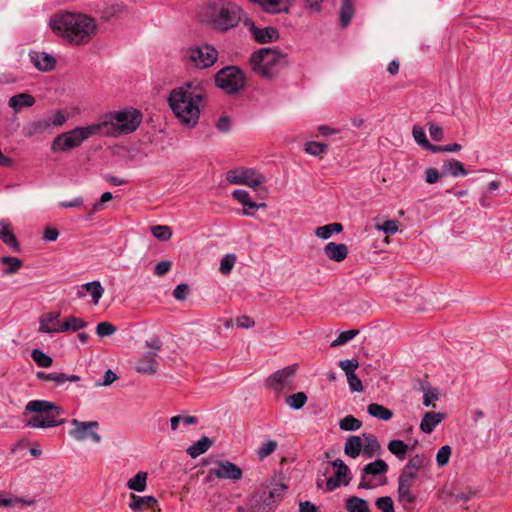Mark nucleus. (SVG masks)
<instances>
[{
    "label": "nucleus",
    "mask_w": 512,
    "mask_h": 512,
    "mask_svg": "<svg viewBox=\"0 0 512 512\" xmlns=\"http://www.w3.org/2000/svg\"><path fill=\"white\" fill-rule=\"evenodd\" d=\"M207 82L193 79L171 90L168 104L179 122L186 127H194L204 106Z\"/></svg>",
    "instance_id": "f257e3e1"
},
{
    "label": "nucleus",
    "mask_w": 512,
    "mask_h": 512,
    "mask_svg": "<svg viewBox=\"0 0 512 512\" xmlns=\"http://www.w3.org/2000/svg\"><path fill=\"white\" fill-rule=\"evenodd\" d=\"M52 30L76 45L87 43L96 34V24L91 17L76 13H62L50 20Z\"/></svg>",
    "instance_id": "f03ea898"
},
{
    "label": "nucleus",
    "mask_w": 512,
    "mask_h": 512,
    "mask_svg": "<svg viewBox=\"0 0 512 512\" xmlns=\"http://www.w3.org/2000/svg\"><path fill=\"white\" fill-rule=\"evenodd\" d=\"M142 122V113L132 107L110 111L95 122L98 136L117 138L137 130Z\"/></svg>",
    "instance_id": "7ed1b4c3"
},
{
    "label": "nucleus",
    "mask_w": 512,
    "mask_h": 512,
    "mask_svg": "<svg viewBox=\"0 0 512 512\" xmlns=\"http://www.w3.org/2000/svg\"><path fill=\"white\" fill-rule=\"evenodd\" d=\"M241 7L232 0H208L205 17L213 29L221 32L235 28L243 20Z\"/></svg>",
    "instance_id": "20e7f679"
},
{
    "label": "nucleus",
    "mask_w": 512,
    "mask_h": 512,
    "mask_svg": "<svg viewBox=\"0 0 512 512\" xmlns=\"http://www.w3.org/2000/svg\"><path fill=\"white\" fill-rule=\"evenodd\" d=\"M25 412L35 413L27 421V426L33 428H52L65 423L59 416L64 413L62 407L47 400H31L26 404Z\"/></svg>",
    "instance_id": "39448f33"
},
{
    "label": "nucleus",
    "mask_w": 512,
    "mask_h": 512,
    "mask_svg": "<svg viewBox=\"0 0 512 512\" xmlns=\"http://www.w3.org/2000/svg\"><path fill=\"white\" fill-rule=\"evenodd\" d=\"M286 64V55L277 47L261 48L250 57L251 69L265 78H272Z\"/></svg>",
    "instance_id": "423d86ee"
},
{
    "label": "nucleus",
    "mask_w": 512,
    "mask_h": 512,
    "mask_svg": "<svg viewBox=\"0 0 512 512\" xmlns=\"http://www.w3.org/2000/svg\"><path fill=\"white\" fill-rule=\"evenodd\" d=\"M98 136L95 124L76 127L70 131L59 134L51 144L53 152H64L79 147L85 140L92 136Z\"/></svg>",
    "instance_id": "0eeeda50"
},
{
    "label": "nucleus",
    "mask_w": 512,
    "mask_h": 512,
    "mask_svg": "<svg viewBox=\"0 0 512 512\" xmlns=\"http://www.w3.org/2000/svg\"><path fill=\"white\" fill-rule=\"evenodd\" d=\"M217 59V50L212 45L206 43L190 46L183 52L184 62L188 66L198 69L211 67Z\"/></svg>",
    "instance_id": "6e6552de"
},
{
    "label": "nucleus",
    "mask_w": 512,
    "mask_h": 512,
    "mask_svg": "<svg viewBox=\"0 0 512 512\" xmlns=\"http://www.w3.org/2000/svg\"><path fill=\"white\" fill-rule=\"evenodd\" d=\"M245 75L236 66H226L215 74L217 87L228 94H236L245 86Z\"/></svg>",
    "instance_id": "1a4fd4ad"
},
{
    "label": "nucleus",
    "mask_w": 512,
    "mask_h": 512,
    "mask_svg": "<svg viewBox=\"0 0 512 512\" xmlns=\"http://www.w3.org/2000/svg\"><path fill=\"white\" fill-rule=\"evenodd\" d=\"M226 179L231 184L247 185L253 189H256L266 181L265 177L257 173L253 168L229 170L226 174Z\"/></svg>",
    "instance_id": "9d476101"
},
{
    "label": "nucleus",
    "mask_w": 512,
    "mask_h": 512,
    "mask_svg": "<svg viewBox=\"0 0 512 512\" xmlns=\"http://www.w3.org/2000/svg\"><path fill=\"white\" fill-rule=\"evenodd\" d=\"M297 369L298 364H292L277 370L265 380V386L277 394H280L285 388L291 389Z\"/></svg>",
    "instance_id": "9b49d317"
},
{
    "label": "nucleus",
    "mask_w": 512,
    "mask_h": 512,
    "mask_svg": "<svg viewBox=\"0 0 512 512\" xmlns=\"http://www.w3.org/2000/svg\"><path fill=\"white\" fill-rule=\"evenodd\" d=\"M73 429L69 431V435L77 441H83L90 438L94 443H100L102 437L95 430L99 428L97 421H80L72 419Z\"/></svg>",
    "instance_id": "f8f14e48"
},
{
    "label": "nucleus",
    "mask_w": 512,
    "mask_h": 512,
    "mask_svg": "<svg viewBox=\"0 0 512 512\" xmlns=\"http://www.w3.org/2000/svg\"><path fill=\"white\" fill-rule=\"evenodd\" d=\"M217 467L214 469H211L208 472V475L206 477L207 481H212L214 478L218 479H225V480H232V481H238L242 479L243 472L241 468L228 461V460H218L216 461Z\"/></svg>",
    "instance_id": "ddd939ff"
},
{
    "label": "nucleus",
    "mask_w": 512,
    "mask_h": 512,
    "mask_svg": "<svg viewBox=\"0 0 512 512\" xmlns=\"http://www.w3.org/2000/svg\"><path fill=\"white\" fill-rule=\"evenodd\" d=\"M244 25L249 29L253 38L258 43H269L276 41L279 37L278 31L274 27L259 28L255 25L252 19L244 18Z\"/></svg>",
    "instance_id": "4468645a"
},
{
    "label": "nucleus",
    "mask_w": 512,
    "mask_h": 512,
    "mask_svg": "<svg viewBox=\"0 0 512 512\" xmlns=\"http://www.w3.org/2000/svg\"><path fill=\"white\" fill-rule=\"evenodd\" d=\"M333 468L335 471V477H330L326 480V491L331 492L334 491L341 485H348L349 480L346 479L348 474L350 473V469L341 459H336L332 462Z\"/></svg>",
    "instance_id": "2eb2a0df"
},
{
    "label": "nucleus",
    "mask_w": 512,
    "mask_h": 512,
    "mask_svg": "<svg viewBox=\"0 0 512 512\" xmlns=\"http://www.w3.org/2000/svg\"><path fill=\"white\" fill-rule=\"evenodd\" d=\"M87 322H40L39 331L42 333L54 334L65 331H79L86 326Z\"/></svg>",
    "instance_id": "dca6fc26"
},
{
    "label": "nucleus",
    "mask_w": 512,
    "mask_h": 512,
    "mask_svg": "<svg viewBox=\"0 0 512 512\" xmlns=\"http://www.w3.org/2000/svg\"><path fill=\"white\" fill-rule=\"evenodd\" d=\"M270 14L288 13L293 0H248Z\"/></svg>",
    "instance_id": "f3484780"
},
{
    "label": "nucleus",
    "mask_w": 512,
    "mask_h": 512,
    "mask_svg": "<svg viewBox=\"0 0 512 512\" xmlns=\"http://www.w3.org/2000/svg\"><path fill=\"white\" fill-rule=\"evenodd\" d=\"M251 512H272L273 501L266 496V491L252 495L247 503Z\"/></svg>",
    "instance_id": "a211bd4d"
},
{
    "label": "nucleus",
    "mask_w": 512,
    "mask_h": 512,
    "mask_svg": "<svg viewBox=\"0 0 512 512\" xmlns=\"http://www.w3.org/2000/svg\"><path fill=\"white\" fill-rule=\"evenodd\" d=\"M155 352H147L141 356L135 366V370L141 374H155L158 368Z\"/></svg>",
    "instance_id": "6ab92c4d"
},
{
    "label": "nucleus",
    "mask_w": 512,
    "mask_h": 512,
    "mask_svg": "<svg viewBox=\"0 0 512 512\" xmlns=\"http://www.w3.org/2000/svg\"><path fill=\"white\" fill-rule=\"evenodd\" d=\"M232 195L239 203H241L243 205V207H244L243 214L244 215L253 216L254 210L265 206L264 203L258 204L256 202H253L250 198L248 191H246V190H243V189L234 190Z\"/></svg>",
    "instance_id": "aec40b11"
},
{
    "label": "nucleus",
    "mask_w": 512,
    "mask_h": 512,
    "mask_svg": "<svg viewBox=\"0 0 512 512\" xmlns=\"http://www.w3.org/2000/svg\"><path fill=\"white\" fill-rule=\"evenodd\" d=\"M129 498L128 506L133 512H143L144 508L154 510L158 504L157 499L153 496H138L131 493Z\"/></svg>",
    "instance_id": "412c9836"
},
{
    "label": "nucleus",
    "mask_w": 512,
    "mask_h": 512,
    "mask_svg": "<svg viewBox=\"0 0 512 512\" xmlns=\"http://www.w3.org/2000/svg\"><path fill=\"white\" fill-rule=\"evenodd\" d=\"M325 256L335 262H342L346 259L349 250L346 244L329 242L325 245L324 249Z\"/></svg>",
    "instance_id": "4be33fe9"
},
{
    "label": "nucleus",
    "mask_w": 512,
    "mask_h": 512,
    "mask_svg": "<svg viewBox=\"0 0 512 512\" xmlns=\"http://www.w3.org/2000/svg\"><path fill=\"white\" fill-rule=\"evenodd\" d=\"M33 65L40 71H50L55 67V58L45 52L33 51L29 54Z\"/></svg>",
    "instance_id": "5701e85b"
},
{
    "label": "nucleus",
    "mask_w": 512,
    "mask_h": 512,
    "mask_svg": "<svg viewBox=\"0 0 512 512\" xmlns=\"http://www.w3.org/2000/svg\"><path fill=\"white\" fill-rule=\"evenodd\" d=\"M0 239L13 251H19V243L12 232L11 223L7 219L0 221Z\"/></svg>",
    "instance_id": "b1692460"
},
{
    "label": "nucleus",
    "mask_w": 512,
    "mask_h": 512,
    "mask_svg": "<svg viewBox=\"0 0 512 512\" xmlns=\"http://www.w3.org/2000/svg\"><path fill=\"white\" fill-rule=\"evenodd\" d=\"M362 440H363V454L371 458L375 454L381 453V446L377 439V437L371 433H363L362 434Z\"/></svg>",
    "instance_id": "393cba45"
},
{
    "label": "nucleus",
    "mask_w": 512,
    "mask_h": 512,
    "mask_svg": "<svg viewBox=\"0 0 512 512\" xmlns=\"http://www.w3.org/2000/svg\"><path fill=\"white\" fill-rule=\"evenodd\" d=\"M361 451H363L362 436H348L344 445V453L351 458H357Z\"/></svg>",
    "instance_id": "a878e982"
},
{
    "label": "nucleus",
    "mask_w": 512,
    "mask_h": 512,
    "mask_svg": "<svg viewBox=\"0 0 512 512\" xmlns=\"http://www.w3.org/2000/svg\"><path fill=\"white\" fill-rule=\"evenodd\" d=\"M443 414L437 412H427L424 414L421 423L420 429L424 433H431L435 429V427L442 421Z\"/></svg>",
    "instance_id": "bb28decb"
},
{
    "label": "nucleus",
    "mask_w": 512,
    "mask_h": 512,
    "mask_svg": "<svg viewBox=\"0 0 512 512\" xmlns=\"http://www.w3.org/2000/svg\"><path fill=\"white\" fill-rule=\"evenodd\" d=\"M213 445V440L207 436L201 437L193 445L187 448L186 452L191 458H197L205 453Z\"/></svg>",
    "instance_id": "cd10ccee"
},
{
    "label": "nucleus",
    "mask_w": 512,
    "mask_h": 512,
    "mask_svg": "<svg viewBox=\"0 0 512 512\" xmlns=\"http://www.w3.org/2000/svg\"><path fill=\"white\" fill-rule=\"evenodd\" d=\"M34 103V97L27 93H20L14 95L9 99L8 102L9 106L13 108L15 111H18L21 108L31 107Z\"/></svg>",
    "instance_id": "c85d7f7f"
},
{
    "label": "nucleus",
    "mask_w": 512,
    "mask_h": 512,
    "mask_svg": "<svg viewBox=\"0 0 512 512\" xmlns=\"http://www.w3.org/2000/svg\"><path fill=\"white\" fill-rule=\"evenodd\" d=\"M353 0H342L339 10V20L342 27H347L354 16Z\"/></svg>",
    "instance_id": "c756f323"
},
{
    "label": "nucleus",
    "mask_w": 512,
    "mask_h": 512,
    "mask_svg": "<svg viewBox=\"0 0 512 512\" xmlns=\"http://www.w3.org/2000/svg\"><path fill=\"white\" fill-rule=\"evenodd\" d=\"M412 487L398 486V500L405 510L411 509L415 504L417 496L411 491Z\"/></svg>",
    "instance_id": "7c9ffc66"
},
{
    "label": "nucleus",
    "mask_w": 512,
    "mask_h": 512,
    "mask_svg": "<svg viewBox=\"0 0 512 512\" xmlns=\"http://www.w3.org/2000/svg\"><path fill=\"white\" fill-rule=\"evenodd\" d=\"M443 175L451 174L454 177L465 176L467 171L464 169V165L455 159H449L442 165Z\"/></svg>",
    "instance_id": "2f4dec72"
},
{
    "label": "nucleus",
    "mask_w": 512,
    "mask_h": 512,
    "mask_svg": "<svg viewBox=\"0 0 512 512\" xmlns=\"http://www.w3.org/2000/svg\"><path fill=\"white\" fill-rule=\"evenodd\" d=\"M345 507L349 512H370L368 502L357 496L348 497Z\"/></svg>",
    "instance_id": "473e14b6"
},
{
    "label": "nucleus",
    "mask_w": 512,
    "mask_h": 512,
    "mask_svg": "<svg viewBox=\"0 0 512 512\" xmlns=\"http://www.w3.org/2000/svg\"><path fill=\"white\" fill-rule=\"evenodd\" d=\"M147 472L140 471L127 482V487L136 492H143L147 486Z\"/></svg>",
    "instance_id": "72a5a7b5"
},
{
    "label": "nucleus",
    "mask_w": 512,
    "mask_h": 512,
    "mask_svg": "<svg viewBox=\"0 0 512 512\" xmlns=\"http://www.w3.org/2000/svg\"><path fill=\"white\" fill-rule=\"evenodd\" d=\"M388 450L400 461L406 458L409 447L402 440L394 439L388 443Z\"/></svg>",
    "instance_id": "f704fd0d"
},
{
    "label": "nucleus",
    "mask_w": 512,
    "mask_h": 512,
    "mask_svg": "<svg viewBox=\"0 0 512 512\" xmlns=\"http://www.w3.org/2000/svg\"><path fill=\"white\" fill-rule=\"evenodd\" d=\"M388 469L389 467L384 460L376 459L375 461L366 464L362 470L365 474L377 476L385 474Z\"/></svg>",
    "instance_id": "c9c22d12"
},
{
    "label": "nucleus",
    "mask_w": 512,
    "mask_h": 512,
    "mask_svg": "<svg viewBox=\"0 0 512 512\" xmlns=\"http://www.w3.org/2000/svg\"><path fill=\"white\" fill-rule=\"evenodd\" d=\"M343 226L340 223H330L327 225L319 226L315 230V235L321 239H329L334 233H340Z\"/></svg>",
    "instance_id": "e433bc0d"
},
{
    "label": "nucleus",
    "mask_w": 512,
    "mask_h": 512,
    "mask_svg": "<svg viewBox=\"0 0 512 512\" xmlns=\"http://www.w3.org/2000/svg\"><path fill=\"white\" fill-rule=\"evenodd\" d=\"M368 413L375 418L388 421L392 418L393 413L390 409L377 404V403H371L368 405L367 408Z\"/></svg>",
    "instance_id": "4c0bfd02"
},
{
    "label": "nucleus",
    "mask_w": 512,
    "mask_h": 512,
    "mask_svg": "<svg viewBox=\"0 0 512 512\" xmlns=\"http://www.w3.org/2000/svg\"><path fill=\"white\" fill-rule=\"evenodd\" d=\"M1 263L6 265V268L2 272L3 275L16 273L23 266V261L21 259L12 256L3 257L1 259Z\"/></svg>",
    "instance_id": "58836bf2"
},
{
    "label": "nucleus",
    "mask_w": 512,
    "mask_h": 512,
    "mask_svg": "<svg viewBox=\"0 0 512 512\" xmlns=\"http://www.w3.org/2000/svg\"><path fill=\"white\" fill-rule=\"evenodd\" d=\"M83 288L91 296L92 302L97 304L103 295L104 289L99 281L85 283Z\"/></svg>",
    "instance_id": "ea45409f"
},
{
    "label": "nucleus",
    "mask_w": 512,
    "mask_h": 512,
    "mask_svg": "<svg viewBox=\"0 0 512 512\" xmlns=\"http://www.w3.org/2000/svg\"><path fill=\"white\" fill-rule=\"evenodd\" d=\"M429 464L430 459L426 455L416 454L409 459L408 463L404 467L417 472Z\"/></svg>",
    "instance_id": "a19ab883"
},
{
    "label": "nucleus",
    "mask_w": 512,
    "mask_h": 512,
    "mask_svg": "<svg viewBox=\"0 0 512 512\" xmlns=\"http://www.w3.org/2000/svg\"><path fill=\"white\" fill-rule=\"evenodd\" d=\"M31 358L39 367L42 368H48L53 363V359L38 348L32 350Z\"/></svg>",
    "instance_id": "79ce46f5"
},
{
    "label": "nucleus",
    "mask_w": 512,
    "mask_h": 512,
    "mask_svg": "<svg viewBox=\"0 0 512 512\" xmlns=\"http://www.w3.org/2000/svg\"><path fill=\"white\" fill-rule=\"evenodd\" d=\"M362 422L352 415H347L339 422V427L343 431H357L361 428Z\"/></svg>",
    "instance_id": "37998d69"
},
{
    "label": "nucleus",
    "mask_w": 512,
    "mask_h": 512,
    "mask_svg": "<svg viewBox=\"0 0 512 512\" xmlns=\"http://www.w3.org/2000/svg\"><path fill=\"white\" fill-rule=\"evenodd\" d=\"M307 402V396L304 392L294 393L286 398V403L294 410L301 409Z\"/></svg>",
    "instance_id": "c03bdc74"
},
{
    "label": "nucleus",
    "mask_w": 512,
    "mask_h": 512,
    "mask_svg": "<svg viewBox=\"0 0 512 512\" xmlns=\"http://www.w3.org/2000/svg\"><path fill=\"white\" fill-rule=\"evenodd\" d=\"M278 444L275 440H267L263 442L257 449L256 453L260 460L270 456L277 448Z\"/></svg>",
    "instance_id": "a18cd8bd"
},
{
    "label": "nucleus",
    "mask_w": 512,
    "mask_h": 512,
    "mask_svg": "<svg viewBox=\"0 0 512 512\" xmlns=\"http://www.w3.org/2000/svg\"><path fill=\"white\" fill-rule=\"evenodd\" d=\"M50 121L48 119H41L31 123L28 127V135H37L47 132L50 129Z\"/></svg>",
    "instance_id": "49530a36"
},
{
    "label": "nucleus",
    "mask_w": 512,
    "mask_h": 512,
    "mask_svg": "<svg viewBox=\"0 0 512 512\" xmlns=\"http://www.w3.org/2000/svg\"><path fill=\"white\" fill-rule=\"evenodd\" d=\"M359 334L358 329H351L347 331L341 332L335 340H333L330 344L331 347H338L347 344L351 341L356 335Z\"/></svg>",
    "instance_id": "de8ad7c7"
},
{
    "label": "nucleus",
    "mask_w": 512,
    "mask_h": 512,
    "mask_svg": "<svg viewBox=\"0 0 512 512\" xmlns=\"http://www.w3.org/2000/svg\"><path fill=\"white\" fill-rule=\"evenodd\" d=\"M417 477L418 474L416 471L404 467L398 478V486L412 487L413 482Z\"/></svg>",
    "instance_id": "09e8293b"
},
{
    "label": "nucleus",
    "mask_w": 512,
    "mask_h": 512,
    "mask_svg": "<svg viewBox=\"0 0 512 512\" xmlns=\"http://www.w3.org/2000/svg\"><path fill=\"white\" fill-rule=\"evenodd\" d=\"M304 150L310 155L320 156L326 152L327 145L316 141H309L305 144Z\"/></svg>",
    "instance_id": "8fccbe9b"
},
{
    "label": "nucleus",
    "mask_w": 512,
    "mask_h": 512,
    "mask_svg": "<svg viewBox=\"0 0 512 512\" xmlns=\"http://www.w3.org/2000/svg\"><path fill=\"white\" fill-rule=\"evenodd\" d=\"M236 262L234 254H226L220 261L219 270L222 274L227 275L231 272Z\"/></svg>",
    "instance_id": "3c124183"
},
{
    "label": "nucleus",
    "mask_w": 512,
    "mask_h": 512,
    "mask_svg": "<svg viewBox=\"0 0 512 512\" xmlns=\"http://www.w3.org/2000/svg\"><path fill=\"white\" fill-rule=\"evenodd\" d=\"M152 234L155 238L161 241H167L172 236V231L168 226L157 225L152 227Z\"/></svg>",
    "instance_id": "603ef678"
},
{
    "label": "nucleus",
    "mask_w": 512,
    "mask_h": 512,
    "mask_svg": "<svg viewBox=\"0 0 512 512\" xmlns=\"http://www.w3.org/2000/svg\"><path fill=\"white\" fill-rule=\"evenodd\" d=\"M451 456V447L449 445L442 446L436 454V463L439 467L448 464Z\"/></svg>",
    "instance_id": "864d4df0"
},
{
    "label": "nucleus",
    "mask_w": 512,
    "mask_h": 512,
    "mask_svg": "<svg viewBox=\"0 0 512 512\" xmlns=\"http://www.w3.org/2000/svg\"><path fill=\"white\" fill-rule=\"evenodd\" d=\"M375 505L381 512H394L393 500L389 496H382L376 499Z\"/></svg>",
    "instance_id": "5fc2aeb1"
},
{
    "label": "nucleus",
    "mask_w": 512,
    "mask_h": 512,
    "mask_svg": "<svg viewBox=\"0 0 512 512\" xmlns=\"http://www.w3.org/2000/svg\"><path fill=\"white\" fill-rule=\"evenodd\" d=\"M116 330V326L112 325L110 322H99L96 327V333L99 337L110 336L116 332Z\"/></svg>",
    "instance_id": "6e6d98bb"
},
{
    "label": "nucleus",
    "mask_w": 512,
    "mask_h": 512,
    "mask_svg": "<svg viewBox=\"0 0 512 512\" xmlns=\"http://www.w3.org/2000/svg\"><path fill=\"white\" fill-rule=\"evenodd\" d=\"M122 9L123 7L118 4L107 5L100 11L101 17L105 20H109L111 17L120 13Z\"/></svg>",
    "instance_id": "4d7b16f0"
},
{
    "label": "nucleus",
    "mask_w": 512,
    "mask_h": 512,
    "mask_svg": "<svg viewBox=\"0 0 512 512\" xmlns=\"http://www.w3.org/2000/svg\"><path fill=\"white\" fill-rule=\"evenodd\" d=\"M412 134L415 142L420 146L425 148L426 145H429V141L426 138V133L422 127L414 126L412 129Z\"/></svg>",
    "instance_id": "13d9d810"
},
{
    "label": "nucleus",
    "mask_w": 512,
    "mask_h": 512,
    "mask_svg": "<svg viewBox=\"0 0 512 512\" xmlns=\"http://www.w3.org/2000/svg\"><path fill=\"white\" fill-rule=\"evenodd\" d=\"M339 366L341 369L345 371L347 376L348 374L355 373V370L358 368L359 363L356 359H345L339 361Z\"/></svg>",
    "instance_id": "bf43d9fd"
},
{
    "label": "nucleus",
    "mask_w": 512,
    "mask_h": 512,
    "mask_svg": "<svg viewBox=\"0 0 512 512\" xmlns=\"http://www.w3.org/2000/svg\"><path fill=\"white\" fill-rule=\"evenodd\" d=\"M347 381L352 392H361L363 390L362 382L355 373L348 374Z\"/></svg>",
    "instance_id": "052dcab7"
},
{
    "label": "nucleus",
    "mask_w": 512,
    "mask_h": 512,
    "mask_svg": "<svg viewBox=\"0 0 512 512\" xmlns=\"http://www.w3.org/2000/svg\"><path fill=\"white\" fill-rule=\"evenodd\" d=\"M172 267V262L169 260H162L158 262L154 267V273L157 276H164L167 274Z\"/></svg>",
    "instance_id": "680f3d73"
},
{
    "label": "nucleus",
    "mask_w": 512,
    "mask_h": 512,
    "mask_svg": "<svg viewBox=\"0 0 512 512\" xmlns=\"http://www.w3.org/2000/svg\"><path fill=\"white\" fill-rule=\"evenodd\" d=\"M376 227L378 230H381L388 235H392L398 230L397 222L395 220H387L382 225H377Z\"/></svg>",
    "instance_id": "e2e57ef3"
},
{
    "label": "nucleus",
    "mask_w": 512,
    "mask_h": 512,
    "mask_svg": "<svg viewBox=\"0 0 512 512\" xmlns=\"http://www.w3.org/2000/svg\"><path fill=\"white\" fill-rule=\"evenodd\" d=\"M163 346L162 341L159 337H151L145 341V347L149 348V352H155L157 356V352L161 350Z\"/></svg>",
    "instance_id": "0e129e2a"
},
{
    "label": "nucleus",
    "mask_w": 512,
    "mask_h": 512,
    "mask_svg": "<svg viewBox=\"0 0 512 512\" xmlns=\"http://www.w3.org/2000/svg\"><path fill=\"white\" fill-rule=\"evenodd\" d=\"M429 133L434 141H441L444 137L443 128L435 123H429Z\"/></svg>",
    "instance_id": "69168bd1"
},
{
    "label": "nucleus",
    "mask_w": 512,
    "mask_h": 512,
    "mask_svg": "<svg viewBox=\"0 0 512 512\" xmlns=\"http://www.w3.org/2000/svg\"><path fill=\"white\" fill-rule=\"evenodd\" d=\"M188 291H189L188 285L181 283L175 287V289L173 291V296L175 299H177L179 301H183L186 299Z\"/></svg>",
    "instance_id": "338daca9"
},
{
    "label": "nucleus",
    "mask_w": 512,
    "mask_h": 512,
    "mask_svg": "<svg viewBox=\"0 0 512 512\" xmlns=\"http://www.w3.org/2000/svg\"><path fill=\"white\" fill-rule=\"evenodd\" d=\"M216 127L222 133L229 132L231 129L230 118L227 116H221L216 123Z\"/></svg>",
    "instance_id": "774afa93"
}]
</instances>
